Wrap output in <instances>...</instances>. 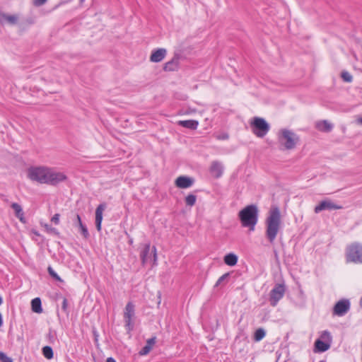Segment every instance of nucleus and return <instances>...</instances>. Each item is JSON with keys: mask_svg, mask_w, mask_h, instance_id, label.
I'll list each match as a JSON object with an SVG mask.
<instances>
[{"mask_svg": "<svg viewBox=\"0 0 362 362\" xmlns=\"http://www.w3.org/2000/svg\"><path fill=\"white\" fill-rule=\"evenodd\" d=\"M281 213L277 206H272L266 218L265 235L269 242L273 244L279 233L281 226Z\"/></svg>", "mask_w": 362, "mask_h": 362, "instance_id": "nucleus-1", "label": "nucleus"}, {"mask_svg": "<svg viewBox=\"0 0 362 362\" xmlns=\"http://www.w3.org/2000/svg\"><path fill=\"white\" fill-rule=\"evenodd\" d=\"M259 210L256 205L250 204L246 206L238 213V218L241 226L248 228L250 230H254L258 221Z\"/></svg>", "mask_w": 362, "mask_h": 362, "instance_id": "nucleus-2", "label": "nucleus"}, {"mask_svg": "<svg viewBox=\"0 0 362 362\" xmlns=\"http://www.w3.org/2000/svg\"><path fill=\"white\" fill-rule=\"evenodd\" d=\"M298 141L299 136L294 132L286 129H281V135L279 136V141L285 149H293Z\"/></svg>", "mask_w": 362, "mask_h": 362, "instance_id": "nucleus-3", "label": "nucleus"}, {"mask_svg": "<svg viewBox=\"0 0 362 362\" xmlns=\"http://www.w3.org/2000/svg\"><path fill=\"white\" fill-rule=\"evenodd\" d=\"M346 260L347 262L362 264V245L354 243L346 247Z\"/></svg>", "mask_w": 362, "mask_h": 362, "instance_id": "nucleus-4", "label": "nucleus"}, {"mask_svg": "<svg viewBox=\"0 0 362 362\" xmlns=\"http://www.w3.org/2000/svg\"><path fill=\"white\" fill-rule=\"evenodd\" d=\"M252 133L257 137H264L269 131V124L262 117H255L250 123Z\"/></svg>", "mask_w": 362, "mask_h": 362, "instance_id": "nucleus-5", "label": "nucleus"}, {"mask_svg": "<svg viewBox=\"0 0 362 362\" xmlns=\"http://www.w3.org/2000/svg\"><path fill=\"white\" fill-rule=\"evenodd\" d=\"M47 170V167L45 166H31L27 170V176L32 181L45 184Z\"/></svg>", "mask_w": 362, "mask_h": 362, "instance_id": "nucleus-6", "label": "nucleus"}, {"mask_svg": "<svg viewBox=\"0 0 362 362\" xmlns=\"http://www.w3.org/2000/svg\"><path fill=\"white\" fill-rule=\"evenodd\" d=\"M135 318V305L129 301L127 303L124 310V327L127 332H131L134 327V320Z\"/></svg>", "mask_w": 362, "mask_h": 362, "instance_id": "nucleus-7", "label": "nucleus"}, {"mask_svg": "<svg viewBox=\"0 0 362 362\" xmlns=\"http://www.w3.org/2000/svg\"><path fill=\"white\" fill-rule=\"evenodd\" d=\"M286 286L284 284H276L269 293V303L272 307L276 306L279 301L284 297Z\"/></svg>", "mask_w": 362, "mask_h": 362, "instance_id": "nucleus-8", "label": "nucleus"}, {"mask_svg": "<svg viewBox=\"0 0 362 362\" xmlns=\"http://www.w3.org/2000/svg\"><path fill=\"white\" fill-rule=\"evenodd\" d=\"M67 176L62 172H57L47 167L46 183L49 185L56 186L59 183L66 180Z\"/></svg>", "mask_w": 362, "mask_h": 362, "instance_id": "nucleus-9", "label": "nucleus"}, {"mask_svg": "<svg viewBox=\"0 0 362 362\" xmlns=\"http://www.w3.org/2000/svg\"><path fill=\"white\" fill-rule=\"evenodd\" d=\"M350 309V302L348 299L339 300L334 306L332 315L341 317L345 315Z\"/></svg>", "mask_w": 362, "mask_h": 362, "instance_id": "nucleus-10", "label": "nucleus"}, {"mask_svg": "<svg viewBox=\"0 0 362 362\" xmlns=\"http://www.w3.org/2000/svg\"><path fill=\"white\" fill-rule=\"evenodd\" d=\"M341 209H343L342 206L338 205L334 203L332 200L327 199L321 201L319 204L315 207L314 211L315 213L318 214L324 210L332 211Z\"/></svg>", "mask_w": 362, "mask_h": 362, "instance_id": "nucleus-11", "label": "nucleus"}, {"mask_svg": "<svg viewBox=\"0 0 362 362\" xmlns=\"http://www.w3.org/2000/svg\"><path fill=\"white\" fill-rule=\"evenodd\" d=\"M194 182L192 177L188 176H179L175 181L176 187L181 189H187L190 187Z\"/></svg>", "mask_w": 362, "mask_h": 362, "instance_id": "nucleus-12", "label": "nucleus"}, {"mask_svg": "<svg viewBox=\"0 0 362 362\" xmlns=\"http://www.w3.org/2000/svg\"><path fill=\"white\" fill-rule=\"evenodd\" d=\"M180 54H175L172 59L166 62L163 66L165 71H174L179 67Z\"/></svg>", "mask_w": 362, "mask_h": 362, "instance_id": "nucleus-13", "label": "nucleus"}, {"mask_svg": "<svg viewBox=\"0 0 362 362\" xmlns=\"http://www.w3.org/2000/svg\"><path fill=\"white\" fill-rule=\"evenodd\" d=\"M106 208V204H100L95 210V227L98 231L101 230V224L103 221V212Z\"/></svg>", "mask_w": 362, "mask_h": 362, "instance_id": "nucleus-14", "label": "nucleus"}, {"mask_svg": "<svg viewBox=\"0 0 362 362\" xmlns=\"http://www.w3.org/2000/svg\"><path fill=\"white\" fill-rule=\"evenodd\" d=\"M167 50L165 48H158L152 51L150 60L152 62H160L166 56Z\"/></svg>", "mask_w": 362, "mask_h": 362, "instance_id": "nucleus-15", "label": "nucleus"}, {"mask_svg": "<svg viewBox=\"0 0 362 362\" xmlns=\"http://www.w3.org/2000/svg\"><path fill=\"white\" fill-rule=\"evenodd\" d=\"M209 171L214 177L219 178L223 174V167L221 163L215 160L211 163Z\"/></svg>", "mask_w": 362, "mask_h": 362, "instance_id": "nucleus-16", "label": "nucleus"}, {"mask_svg": "<svg viewBox=\"0 0 362 362\" xmlns=\"http://www.w3.org/2000/svg\"><path fill=\"white\" fill-rule=\"evenodd\" d=\"M74 224L75 226H78L80 228L81 233L85 239H88L90 236L87 227L82 223L81 218L79 214L75 216L74 220Z\"/></svg>", "mask_w": 362, "mask_h": 362, "instance_id": "nucleus-17", "label": "nucleus"}, {"mask_svg": "<svg viewBox=\"0 0 362 362\" xmlns=\"http://www.w3.org/2000/svg\"><path fill=\"white\" fill-rule=\"evenodd\" d=\"M315 128L320 132L329 133L332 132L333 124L329 123L327 120H321L316 122Z\"/></svg>", "mask_w": 362, "mask_h": 362, "instance_id": "nucleus-18", "label": "nucleus"}, {"mask_svg": "<svg viewBox=\"0 0 362 362\" xmlns=\"http://www.w3.org/2000/svg\"><path fill=\"white\" fill-rule=\"evenodd\" d=\"M177 124L180 127L191 129L195 130L197 129L199 125V122L194 119H189V120H180L177 122Z\"/></svg>", "mask_w": 362, "mask_h": 362, "instance_id": "nucleus-19", "label": "nucleus"}, {"mask_svg": "<svg viewBox=\"0 0 362 362\" xmlns=\"http://www.w3.org/2000/svg\"><path fill=\"white\" fill-rule=\"evenodd\" d=\"M330 347L329 344L323 341L322 340L317 339L315 341L314 344V352H325L327 351Z\"/></svg>", "mask_w": 362, "mask_h": 362, "instance_id": "nucleus-20", "label": "nucleus"}, {"mask_svg": "<svg viewBox=\"0 0 362 362\" xmlns=\"http://www.w3.org/2000/svg\"><path fill=\"white\" fill-rule=\"evenodd\" d=\"M11 207L14 210L16 216L20 220L21 223H25L24 217V212L20 204L18 203H12Z\"/></svg>", "mask_w": 362, "mask_h": 362, "instance_id": "nucleus-21", "label": "nucleus"}, {"mask_svg": "<svg viewBox=\"0 0 362 362\" xmlns=\"http://www.w3.org/2000/svg\"><path fill=\"white\" fill-rule=\"evenodd\" d=\"M150 247L151 245L149 243L145 244L144 249L141 250L140 253V257L142 264H146L149 259Z\"/></svg>", "mask_w": 362, "mask_h": 362, "instance_id": "nucleus-22", "label": "nucleus"}, {"mask_svg": "<svg viewBox=\"0 0 362 362\" xmlns=\"http://www.w3.org/2000/svg\"><path fill=\"white\" fill-rule=\"evenodd\" d=\"M238 257L234 253H228L225 255L223 260L224 263L228 266H235L238 262Z\"/></svg>", "mask_w": 362, "mask_h": 362, "instance_id": "nucleus-23", "label": "nucleus"}, {"mask_svg": "<svg viewBox=\"0 0 362 362\" xmlns=\"http://www.w3.org/2000/svg\"><path fill=\"white\" fill-rule=\"evenodd\" d=\"M31 308L34 313H42V302L40 298H35L31 300Z\"/></svg>", "mask_w": 362, "mask_h": 362, "instance_id": "nucleus-24", "label": "nucleus"}, {"mask_svg": "<svg viewBox=\"0 0 362 362\" xmlns=\"http://www.w3.org/2000/svg\"><path fill=\"white\" fill-rule=\"evenodd\" d=\"M42 354L43 356L50 360L52 358H53L54 357V351H53V349L51 346H45L42 348Z\"/></svg>", "mask_w": 362, "mask_h": 362, "instance_id": "nucleus-25", "label": "nucleus"}, {"mask_svg": "<svg viewBox=\"0 0 362 362\" xmlns=\"http://www.w3.org/2000/svg\"><path fill=\"white\" fill-rule=\"evenodd\" d=\"M266 332L264 329L259 328L257 329L254 334V340L255 341H261L265 337Z\"/></svg>", "mask_w": 362, "mask_h": 362, "instance_id": "nucleus-26", "label": "nucleus"}, {"mask_svg": "<svg viewBox=\"0 0 362 362\" xmlns=\"http://www.w3.org/2000/svg\"><path fill=\"white\" fill-rule=\"evenodd\" d=\"M197 196L193 194H189L185 197V204L187 206H192L195 204Z\"/></svg>", "mask_w": 362, "mask_h": 362, "instance_id": "nucleus-27", "label": "nucleus"}, {"mask_svg": "<svg viewBox=\"0 0 362 362\" xmlns=\"http://www.w3.org/2000/svg\"><path fill=\"white\" fill-rule=\"evenodd\" d=\"M18 16L16 15H7L6 14L5 21L10 25H16L18 23Z\"/></svg>", "mask_w": 362, "mask_h": 362, "instance_id": "nucleus-28", "label": "nucleus"}, {"mask_svg": "<svg viewBox=\"0 0 362 362\" xmlns=\"http://www.w3.org/2000/svg\"><path fill=\"white\" fill-rule=\"evenodd\" d=\"M341 77L344 81L351 83L353 81L352 76L346 71H343L341 73Z\"/></svg>", "mask_w": 362, "mask_h": 362, "instance_id": "nucleus-29", "label": "nucleus"}, {"mask_svg": "<svg viewBox=\"0 0 362 362\" xmlns=\"http://www.w3.org/2000/svg\"><path fill=\"white\" fill-rule=\"evenodd\" d=\"M47 272L56 281H62V279L60 278V276L54 271L52 267L51 266H49L47 268Z\"/></svg>", "mask_w": 362, "mask_h": 362, "instance_id": "nucleus-30", "label": "nucleus"}, {"mask_svg": "<svg viewBox=\"0 0 362 362\" xmlns=\"http://www.w3.org/2000/svg\"><path fill=\"white\" fill-rule=\"evenodd\" d=\"M44 226H45V228L46 229V231L48 233L54 234V235H55L57 236L59 235V232L58 231V230L57 228H53V227L50 226L48 224H45Z\"/></svg>", "mask_w": 362, "mask_h": 362, "instance_id": "nucleus-31", "label": "nucleus"}, {"mask_svg": "<svg viewBox=\"0 0 362 362\" xmlns=\"http://www.w3.org/2000/svg\"><path fill=\"white\" fill-rule=\"evenodd\" d=\"M230 273L228 272L220 276L219 279L217 280L216 283L215 284L214 286L217 287L219 285H221L223 281H226L228 279Z\"/></svg>", "mask_w": 362, "mask_h": 362, "instance_id": "nucleus-32", "label": "nucleus"}, {"mask_svg": "<svg viewBox=\"0 0 362 362\" xmlns=\"http://www.w3.org/2000/svg\"><path fill=\"white\" fill-rule=\"evenodd\" d=\"M152 349L151 348V346H148L147 345H145L139 351V354L140 356H145V355H147L151 350Z\"/></svg>", "mask_w": 362, "mask_h": 362, "instance_id": "nucleus-33", "label": "nucleus"}, {"mask_svg": "<svg viewBox=\"0 0 362 362\" xmlns=\"http://www.w3.org/2000/svg\"><path fill=\"white\" fill-rule=\"evenodd\" d=\"M0 361L1 362H13L12 359L8 357L4 353L0 352Z\"/></svg>", "mask_w": 362, "mask_h": 362, "instance_id": "nucleus-34", "label": "nucleus"}, {"mask_svg": "<svg viewBox=\"0 0 362 362\" xmlns=\"http://www.w3.org/2000/svg\"><path fill=\"white\" fill-rule=\"evenodd\" d=\"M63 301L62 305V309L64 313L68 312V300L65 297H63Z\"/></svg>", "mask_w": 362, "mask_h": 362, "instance_id": "nucleus-35", "label": "nucleus"}, {"mask_svg": "<svg viewBox=\"0 0 362 362\" xmlns=\"http://www.w3.org/2000/svg\"><path fill=\"white\" fill-rule=\"evenodd\" d=\"M156 337H152L151 338L147 339L146 345L151 346V348L152 349L153 346L156 344Z\"/></svg>", "mask_w": 362, "mask_h": 362, "instance_id": "nucleus-36", "label": "nucleus"}, {"mask_svg": "<svg viewBox=\"0 0 362 362\" xmlns=\"http://www.w3.org/2000/svg\"><path fill=\"white\" fill-rule=\"evenodd\" d=\"M59 217L60 215L59 214H55L52 216L51 221L53 222L55 225H58L59 223Z\"/></svg>", "mask_w": 362, "mask_h": 362, "instance_id": "nucleus-37", "label": "nucleus"}, {"mask_svg": "<svg viewBox=\"0 0 362 362\" xmlns=\"http://www.w3.org/2000/svg\"><path fill=\"white\" fill-rule=\"evenodd\" d=\"M47 0H33V4L35 6H40L46 3Z\"/></svg>", "mask_w": 362, "mask_h": 362, "instance_id": "nucleus-38", "label": "nucleus"}, {"mask_svg": "<svg viewBox=\"0 0 362 362\" xmlns=\"http://www.w3.org/2000/svg\"><path fill=\"white\" fill-rule=\"evenodd\" d=\"M152 252H153V264H156V262H157V253H156V247L155 246H153Z\"/></svg>", "mask_w": 362, "mask_h": 362, "instance_id": "nucleus-39", "label": "nucleus"}, {"mask_svg": "<svg viewBox=\"0 0 362 362\" xmlns=\"http://www.w3.org/2000/svg\"><path fill=\"white\" fill-rule=\"evenodd\" d=\"M5 17H6V13H3L1 10H0V24L1 25H3L5 22Z\"/></svg>", "mask_w": 362, "mask_h": 362, "instance_id": "nucleus-40", "label": "nucleus"}, {"mask_svg": "<svg viewBox=\"0 0 362 362\" xmlns=\"http://www.w3.org/2000/svg\"><path fill=\"white\" fill-rule=\"evenodd\" d=\"M217 139L219 140H226L228 139V134L226 133L222 134L221 135L217 136Z\"/></svg>", "mask_w": 362, "mask_h": 362, "instance_id": "nucleus-41", "label": "nucleus"}, {"mask_svg": "<svg viewBox=\"0 0 362 362\" xmlns=\"http://www.w3.org/2000/svg\"><path fill=\"white\" fill-rule=\"evenodd\" d=\"M106 362H117L112 357H109L107 358Z\"/></svg>", "mask_w": 362, "mask_h": 362, "instance_id": "nucleus-42", "label": "nucleus"}, {"mask_svg": "<svg viewBox=\"0 0 362 362\" xmlns=\"http://www.w3.org/2000/svg\"><path fill=\"white\" fill-rule=\"evenodd\" d=\"M2 325H3V318H2L1 313H0V327L2 326Z\"/></svg>", "mask_w": 362, "mask_h": 362, "instance_id": "nucleus-43", "label": "nucleus"}, {"mask_svg": "<svg viewBox=\"0 0 362 362\" xmlns=\"http://www.w3.org/2000/svg\"><path fill=\"white\" fill-rule=\"evenodd\" d=\"M48 337H49V339L50 340H51V339H52L54 338V337H53V335L51 334V332H49V334H48Z\"/></svg>", "mask_w": 362, "mask_h": 362, "instance_id": "nucleus-44", "label": "nucleus"}, {"mask_svg": "<svg viewBox=\"0 0 362 362\" xmlns=\"http://www.w3.org/2000/svg\"><path fill=\"white\" fill-rule=\"evenodd\" d=\"M358 122L362 124V117L358 119Z\"/></svg>", "mask_w": 362, "mask_h": 362, "instance_id": "nucleus-45", "label": "nucleus"}, {"mask_svg": "<svg viewBox=\"0 0 362 362\" xmlns=\"http://www.w3.org/2000/svg\"><path fill=\"white\" fill-rule=\"evenodd\" d=\"M33 233L36 235H40V233L37 231H33Z\"/></svg>", "mask_w": 362, "mask_h": 362, "instance_id": "nucleus-46", "label": "nucleus"}, {"mask_svg": "<svg viewBox=\"0 0 362 362\" xmlns=\"http://www.w3.org/2000/svg\"><path fill=\"white\" fill-rule=\"evenodd\" d=\"M3 303V299L1 298V296H0V305L2 304Z\"/></svg>", "mask_w": 362, "mask_h": 362, "instance_id": "nucleus-47", "label": "nucleus"}, {"mask_svg": "<svg viewBox=\"0 0 362 362\" xmlns=\"http://www.w3.org/2000/svg\"><path fill=\"white\" fill-rule=\"evenodd\" d=\"M323 334H329V332H327V331H325V332H323Z\"/></svg>", "mask_w": 362, "mask_h": 362, "instance_id": "nucleus-48", "label": "nucleus"}, {"mask_svg": "<svg viewBox=\"0 0 362 362\" xmlns=\"http://www.w3.org/2000/svg\"><path fill=\"white\" fill-rule=\"evenodd\" d=\"M360 305H361V307H362V296H361V298L360 300Z\"/></svg>", "mask_w": 362, "mask_h": 362, "instance_id": "nucleus-49", "label": "nucleus"}, {"mask_svg": "<svg viewBox=\"0 0 362 362\" xmlns=\"http://www.w3.org/2000/svg\"><path fill=\"white\" fill-rule=\"evenodd\" d=\"M132 243H133V240H132V239H131V240H129V243H130V244H132Z\"/></svg>", "mask_w": 362, "mask_h": 362, "instance_id": "nucleus-50", "label": "nucleus"}, {"mask_svg": "<svg viewBox=\"0 0 362 362\" xmlns=\"http://www.w3.org/2000/svg\"><path fill=\"white\" fill-rule=\"evenodd\" d=\"M319 362H325V361H320Z\"/></svg>", "mask_w": 362, "mask_h": 362, "instance_id": "nucleus-51", "label": "nucleus"}]
</instances>
